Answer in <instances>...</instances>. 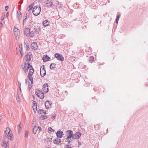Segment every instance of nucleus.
Here are the masks:
<instances>
[{
  "label": "nucleus",
  "mask_w": 148,
  "mask_h": 148,
  "mask_svg": "<svg viewBox=\"0 0 148 148\" xmlns=\"http://www.w3.org/2000/svg\"><path fill=\"white\" fill-rule=\"evenodd\" d=\"M22 69L25 73L27 72L29 70V73L28 75V77L31 81V84L33 83V78L32 76L33 75L34 70L33 68L32 65H30V64L25 62L24 63L21 65Z\"/></svg>",
  "instance_id": "obj_1"
},
{
  "label": "nucleus",
  "mask_w": 148,
  "mask_h": 148,
  "mask_svg": "<svg viewBox=\"0 0 148 148\" xmlns=\"http://www.w3.org/2000/svg\"><path fill=\"white\" fill-rule=\"evenodd\" d=\"M66 136L67 138L66 140L68 143H70L71 142V138L73 136V132L71 130H68L66 131Z\"/></svg>",
  "instance_id": "obj_2"
},
{
  "label": "nucleus",
  "mask_w": 148,
  "mask_h": 148,
  "mask_svg": "<svg viewBox=\"0 0 148 148\" xmlns=\"http://www.w3.org/2000/svg\"><path fill=\"white\" fill-rule=\"evenodd\" d=\"M41 10L40 7L39 5H37L34 7L32 12L34 15L37 16L39 14Z\"/></svg>",
  "instance_id": "obj_3"
},
{
  "label": "nucleus",
  "mask_w": 148,
  "mask_h": 148,
  "mask_svg": "<svg viewBox=\"0 0 148 148\" xmlns=\"http://www.w3.org/2000/svg\"><path fill=\"white\" fill-rule=\"evenodd\" d=\"M5 133L8 138L10 140H12V137L13 136L12 133L10 129L9 128H7L5 131Z\"/></svg>",
  "instance_id": "obj_4"
},
{
  "label": "nucleus",
  "mask_w": 148,
  "mask_h": 148,
  "mask_svg": "<svg viewBox=\"0 0 148 148\" xmlns=\"http://www.w3.org/2000/svg\"><path fill=\"white\" fill-rule=\"evenodd\" d=\"M24 33L26 36H29L30 37L32 38L34 36V33L33 32H30V29L28 28H26L24 29Z\"/></svg>",
  "instance_id": "obj_5"
},
{
  "label": "nucleus",
  "mask_w": 148,
  "mask_h": 148,
  "mask_svg": "<svg viewBox=\"0 0 148 148\" xmlns=\"http://www.w3.org/2000/svg\"><path fill=\"white\" fill-rule=\"evenodd\" d=\"M32 132L34 134H36L38 130V127L36 126V123L35 121H33L32 124Z\"/></svg>",
  "instance_id": "obj_6"
},
{
  "label": "nucleus",
  "mask_w": 148,
  "mask_h": 148,
  "mask_svg": "<svg viewBox=\"0 0 148 148\" xmlns=\"http://www.w3.org/2000/svg\"><path fill=\"white\" fill-rule=\"evenodd\" d=\"M55 57L57 59L60 61H63L64 60V57L62 55L58 53H56L54 55Z\"/></svg>",
  "instance_id": "obj_7"
},
{
  "label": "nucleus",
  "mask_w": 148,
  "mask_h": 148,
  "mask_svg": "<svg viewBox=\"0 0 148 148\" xmlns=\"http://www.w3.org/2000/svg\"><path fill=\"white\" fill-rule=\"evenodd\" d=\"M45 67L44 65L41 66L40 70V73L41 76L42 77H44L46 74Z\"/></svg>",
  "instance_id": "obj_8"
},
{
  "label": "nucleus",
  "mask_w": 148,
  "mask_h": 148,
  "mask_svg": "<svg viewBox=\"0 0 148 148\" xmlns=\"http://www.w3.org/2000/svg\"><path fill=\"white\" fill-rule=\"evenodd\" d=\"M36 94L40 99H43L44 97V95L43 92L40 90L37 91Z\"/></svg>",
  "instance_id": "obj_9"
},
{
  "label": "nucleus",
  "mask_w": 148,
  "mask_h": 148,
  "mask_svg": "<svg viewBox=\"0 0 148 148\" xmlns=\"http://www.w3.org/2000/svg\"><path fill=\"white\" fill-rule=\"evenodd\" d=\"M1 145L4 148H9L8 142L7 141L2 140L1 142Z\"/></svg>",
  "instance_id": "obj_10"
},
{
  "label": "nucleus",
  "mask_w": 148,
  "mask_h": 148,
  "mask_svg": "<svg viewBox=\"0 0 148 148\" xmlns=\"http://www.w3.org/2000/svg\"><path fill=\"white\" fill-rule=\"evenodd\" d=\"M81 134L79 132H76L73 134V139H78L81 137Z\"/></svg>",
  "instance_id": "obj_11"
},
{
  "label": "nucleus",
  "mask_w": 148,
  "mask_h": 148,
  "mask_svg": "<svg viewBox=\"0 0 148 148\" xmlns=\"http://www.w3.org/2000/svg\"><path fill=\"white\" fill-rule=\"evenodd\" d=\"M32 57V53L30 52L28 53L25 57V59L27 61H29L31 60Z\"/></svg>",
  "instance_id": "obj_12"
},
{
  "label": "nucleus",
  "mask_w": 148,
  "mask_h": 148,
  "mask_svg": "<svg viewBox=\"0 0 148 148\" xmlns=\"http://www.w3.org/2000/svg\"><path fill=\"white\" fill-rule=\"evenodd\" d=\"M42 90L44 92L46 93L48 92V85L47 84H44L42 87Z\"/></svg>",
  "instance_id": "obj_13"
},
{
  "label": "nucleus",
  "mask_w": 148,
  "mask_h": 148,
  "mask_svg": "<svg viewBox=\"0 0 148 148\" xmlns=\"http://www.w3.org/2000/svg\"><path fill=\"white\" fill-rule=\"evenodd\" d=\"M20 31L16 27V26L14 27V34L15 37H17L20 34Z\"/></svg>",
  "instance_id": "obj_14"
},
{
  "label": "nucleus",
  "mask_w": 148,
  "mask_h": 148,
  "mask_svg": "<svg viewBox=\"0 0 148 148\" xmlns=\"http://www.w3.org/2000/svg\"><path fill=\"white\" fill-rule=\"evenodd\" d=\"M31 46L32 49L36 50L38 48L37 44L35 42H33L31 44Z\"/></svg>",
  "instance_id": "obj_15"
},
{
  "label": "nucleus",
  "mask_w": 148,
  "mask_h": 148,
  "mask_svg": "<svg viewBox=\"0 0 148 148\" xmlns=\"http://www.w3.org/2000/svg\"><path fill=\"white\" fill-rule=\"evenodd\" d=\"M56 135L58 138H61L64 135L63 132L61 130L58 131L56 133Z\"/></svg>",
  "instance_id": "obj_16"
},
{
  "label": "nucleus",
  "mask_w": 148,
  "mask_h": 148,
  "mask_svg": "<svg viewBox=\"0 0 148 148\" xmlns=\"http://www.w3.org/2000/svg\"><path fill=\"white\" fill-rule=\"evenodd\" d=\"M45 105L46 109H48L51 106V103L49 101H47L45 103Z\"/></svg>",
  "instance_id": "obj_17"
},
{
  "label": "nucleus",
  "mask_w": 148,
  "mask_h": 148,
  "mask_svg": "<svg viewBox=\"0 0 148 148\" xmlns=\"http://www.w3.org/2000/svg\"><path fill=\"white\" fill-rule=\"evenodd\" d=\"M37 104L35 101H33V108L34 112H36L37 110Z\"/></svg>",
  "instance_id": "obj_18"
},
{
  "label": "nucleus",
  "mask_w": 148,
  "mask_h": 148,
  "mask_svg": "<svg viewBox=\"0 0 148 148\" xmlns=\"http://www.w3.org/2000/svg\"><path fill=\"white\" fill-rule=\"evenodd\" d=\"M43 25L44 27H46L50 25V22L47 20H45L43 21Z\"/></svg>",
  "instance_id": "obj_19"
},
{
  "label": "nucleus",
  "mask_w": 148,
  "mask_h": 148,
  "mask_svg": "<svg viewBox=\"0 0 148 148\" xmlns=\"http://www.w3.org/2000/svg\"><path fill=\"white\" fill-rule=\"evenodd\" d=\"M53 143L59 145H61V141L60 139H55L53 142Z\"/></svg>",
  "instance_id": "obj_20"
},
{
  "label": "nucleus",
  "mask_w": 148,
  "mask_h": 148,
  "mask_svg": "<svg viewBox=\"0 0 148 148\" xmlns=\"http://www.w3.org/2000/svg\"><path fill=\"white\" fill-rule=\"evenodd\" d=\"M22 15L21 12L19 11H18L17 12V17L18 19L20 20L21 19Z\"/></svg>",
  "instance_id": "obj_21"
},
{
  "label": "nucleus",
  "mask_w": 148,
  "mask_h": 148,
  "mask_svg": "<svg viewBox=\"0 0 148 148\" xmlns=\"http://www.w3.org/2000/svg\"><path fill=\"white\" fill-rule=\"evenodd\" d=\"M49 57L47 55L44 56L42 58V59L44 62L48 61L49 60Z\"/></svg>",
  "instance_id": "obj_22"
},
{
  "label": "nucleus",
  "mask_w": 148,
  "mask_h": 148,
  "mask_svg": "<svg viewBox=\"0 0 148 148\" xmlns=\"http://www.w3.org/2000/svg\"><path fill=\"white\" fill-rule=\"evenodd\" d=\"M48 130V133L50 134H52L55 132V130L53 129L51 127H49Z\"/></svg>",
  "instance_id": "obj_23"
},
{
  "label": "nucleus",
  "mask_w": 148,
  "mask_h": 148,
  "mask_svg": "<svg viewBox=\"0 0 148 148\" xmlns=\"http://www.w3.org/2000/svg\"><path fill=\"white\" fill-rule=\"evenodd\" d=\"M19 50L20 52V53L21 54V55L22 57L23 55V52L22 49V46L21 45H19Z\"/></svg>",
  "instance_id": "obj_24"
},
{
  "label": "nucleus",
  "mask_w": 148,
  "mask_h": 148,
  "mask_svg": "<svg viewBox=\"0 0 148 148\" xmlns=\"http://www.w3.org/2000/svg\"><path fill=\"white\" fill-rule=\"evenodd\" d=\"M56 68V64L54 63H51L50 66V68L51 69L54 70Z\"/></svg>",
  "instance_id": "obj_25"
},
{
  "label": "nucleus",
  "mask_w": 148,
  "mask_h": 148,
  "mask_svg": "<svg viewBox=\"0 0 148 148\" xmlns=\"http://www.w3.org/2000/svg\"><path fill=\"white\" fill-rule=\"evenodd\" d=\"M46 5L47 6H50L53 5L52 2L49 0H48L46 3Z\"/></svg>",
  "instance_id": "obj_26"
},
{
  "label": "nucleus",
  "mask_w": 148,
  "mask_h": 148,
  "mask_svg": "<svg viewBox=\"0 0 148 148\" xmlns=\"http://www.w3.org/2000/svg\"><path fill=\"white\" fill-rule=\"evenodd\" d=\"M47 118V116L46 115H42L40 117V119L41 120L46 119Z\"/></svg>",
  "instance_id": "obj_27"
},
{
  "label": "nucleus",
  "mask_w": 148,
  "mask_h": 148,
  "mask_svg": "<svg viewBox=\"0 0 148 148\" xmlns=\"http://www.w3.org/2000/svg\"><path fill=\"white\" fill-rule=\"evenodd\" d=\"M16 99L18 103H21V101L19 97L18 96V94L16 95Z\"/></svg>",
  "instance_id": "obj_28"
},
{
  "label": "nucleus",
  "mask_w": 148,
  "mask_h": 148,
  "mask_svg": "<svg viewBox=\"0 0 148 148\" xmlns=\"http://www.w3.org/2000/svg\"><path fill=\"white\" fill-rule=\"evenodd\" d=\"M21 125V123H20V124L19 125H18V126H17V128H18V133H19L22 130V127H21L20 126Z\"/></svg>",
  "instance_id": "obj_29"
},
{
  "label": "nucleus",
  "mask_w": 148,
  "mask_h": 148,
  "mask_svg": "<svg viewBox=\"0 0 148 148\" xmlns=\"http://www.w3.org/2000/svg\"><path fill=\"white\" fill-rule=\"evenodd\" d=\"M29 135V132L27 130H26L25 131V136L24 137L25 138H27L28 137Z\"/></svg>",
  "instance_id": "obj_30"
},
{
  "label": "nucleus",
  "mask_w": 148,
  "mask_h": 148,
  "mask_svg": "<svg viewBox=\"0 0 148 148\" xmlns=\"http://www.w3.org/2000/svg\"><path fill=\"white\" fill-rule=\"evenodd\" d=\"M25 47L26 49H29V44L28 43H25Z\"/></svg>",
  "instance_id": "obj_31"
},
{
  "label": "nucleus",
  "mask_w": 148,
  "mask_h": 148,
  "mask_svg": "<svg viewBox=\"0 0 148 148\" xmlns=\"http://www.w3.org/2000/svg\"><path fill=\"white\" fill-rule=\"evenodd\" d=\"M40 31V29L39 27L37 26V28L35 30V32L37 33H39Z\"/></svg>",
  "instance_id": "obj_32"
},
{
  "label": "nucleus",
  "mask_w": 148,
  "mask_h": 148,
  "mask_svg": "<svg viewBox=\"0 0 148 148\" xmlns=\"http://www.w3.org/2000/svg\"><path fill=\"white\" fill-rule=\"evenodd\" d=\"M56 116V114H53L51 117V119L53 120L55 119V118Z\"/></svg>",
  "instance_id": "obj_33"
},
{
  "label": "nucleus",
  "mask_w": 148,
  "mask_h": 148,
  "mask_svg": "<svg viewBox=\"0 0 148 148\" xmlns=\"http://www.w3.org/2000/svg\"><path fill=\"white\" fill-rule=\"evenodd\" d=\"M120 15H118V16H117V17H116V23H118V21L119 19V18H120Z\"/></svg>",
  "instance_id": "obj_34"
},
{
  "label": "nucleus",
  "mask_w": 148,
  "mask_h": 148,
  "mask_svg": "<svg viewBox=\"0 0 148 148\" xmlns=\"http://www.w3.org/2000/svg\"><path fill=\"white\" fill-rule=\"evenodd\" d=\"M94 60V58L92 56H91L90 58V62H92Z\"/></svg>",
  "instance_id": "obj_35"
},
{
  "label": "nucleus",
  "mask_w": 148,
  "mask_h": 148,
  "mask_svg": "<svg viewBox=\"0 0 148 148\" xmlns=\"http://www.w3.org/2000/svg\"><path fill=\"white\" fill-rule=\"evenodd\" d=\"M33 6H34V3H32V4H31V5H29V10L32 9V8L33 7Z\"/></svg>",
  "instance_id": "obj_36"
},
{
  "label": "nucleus",
  "mask_w": 148,
  "mask_h": 148,
  "mask_svg": "<svg viewBox=\"0 0 148 148\" xmlns=\"http://www.w3.org/2000/svg\"><path fill=\"white\" fill-rule=\"evenodd\" d=\"M64 148H71V147H70V145H65Z\"/></svg>",
  "instance_id": "obj_37"
},
{
  "label": "nucleus",
  "mask_w": 148,
  "mask_h": 148,
  "mask_svg": "<svg viewBox=\"0 0 148 148\" xmlns=\"http://www.w3.org/2000/svg\"><path fill=\"white\" fill-rule=\"evenodd\" d=\"M4 17H5V14H4L3 15H2L1 16V19L2 21L4 19Z\"/></svg>",
  "instance_id": "obj_38"
},
{
  "label": "nucleus",
  "mask_w": 148,
  "mask_h": 148,
  "mask_svg": "<svg viewBox=\"0 0 148 148\" xmlns=\"http://www.w3.org/2000/svg\"><path fill=\"white\" fill-rule=\"evenodd\" d=\"M9 7L8 6H6L5 7V9L6 11H7Z\"/></svg>",
  "instance_id": "obj_39"
},
{
  "label": "nucleus",
  "mask_w": 148,
  "mask_h": 148,
  "mask_svg": "<svg viewBox=\"0 0 148 148\" xmlns=\"http://www.w3.org/2000/svg\"><path fill=\"white\" fill-rule=\"evenodd\" d=\"M9 12H7L6 13V16L7 18H8L9 17Z\"/></svg>",
  "instance_id": "obj_40"
},
{
  "label": "nucleus",
  "mask_w": 148,
  "mask_h": 148,
  "mask_svg": "<svg viewBox=\"0 0 148 148\" xmlns=\"http://www.w3.org/2000/svg\"><path fill=\"white\" fill-rule=\"evenodd\" d=\"M82 145V144L81 143H80L79 141L78 142V147H79L81 146Z\"/></svg>",
  "instance_id": "obj_41"
},
{
  "label": "nucleus",
  "mask_w": 148,
  "mask_h": 148,
  "mask_svg": "<svg viewBox=\"0 0 148 148\" xmlns=\"http://www.w3.org/2000/svg\"><path fill=\"white\" fill-rule=\"evenodd\" d=\"M28 88H29V90L31 88H32V86H31V85L30 84H29L28 85Z\"/></svg>",
  "instance_id": "obj_42"
},
{
  "label": "nucleus",
  "mask_w": 148,
  "mask_h": 148,
  "mask_svg": "<svg viewBox=\"0 0 148 148\" xmlns=\"http://www.w3.org/2000/svg\"><path fill=\"white\" fill-rule=\"evenodd\" d=\"M40 113H45V111L44 110H40Z\"/></svg>",
  "instance_id": "obj_43"
},
{
  "label": "nucleus",
  "mask_w": 148,
  "mask_h": 148,
  "mask_svg": "<svg viewBox=\"0 0 148 148\" xmlns=\"http://www.w3.org/2000/svg\"><path fill=\"white\" fill-rule=\"evenodd\" d=\"M18 83L19 85V86H21V83L20 82H18Z\"/></svg>",
  "instance_id": "obj_44"
},
{
  "label": "nucleus",
  "mask_w": 148,
  "mask_h": 148,
  "mask_svg": "<svg viewBox=\"0 0 148 148\" xmlns=\"http://www.w3.org/2000/svg\"><path fill=\"white\" fill-rule=\"evenodd\" d=\"M38 128L39 129V130H40V131H41V130H42V129H41V127H40L39 126L38 127Z\"/></svg>",
  "instance_id": "obj_45"
},
{
  "label": "nucleus",
  "mask_w": 148,
  "mask_h": 148,
  "mask_svg": "<svg viewBox=\"0 0 148 148\" xmlns=\"http://www.w3.org/2000/svg\"><path fill=\"white\" fill-rule=\"evenodd\" d=\"M26 19H25V18L24 19V20H23V23H25V22H26Z\"/></svg>",
  "instance_id": "obj_46"
},
{
  "label": "nucleus",
  "mask_w": 148,
  "mask_h": 148,
  "mask_svg": "<svg viewBox=\"0 0 148 148\" xmlns=\"http://www.w3.org/2000/svg\"><path fill=\"white\" fill-rule=\"evenodd\" d=\"M21 86H19V89H20V91H21Z\"/></svg>",
  "instance_id": "obj_47"
},
{
  "label": "nucleus",
  "mask_w": 148,
  "mask_h": 148,
  "mask_svg": "<svg viewBox=\"0 0 148 148\" xmlns=\"http://www.w3.org/2000/svg\"><path fill=\"white\" fill-rule=\"evenodd\" d=\"M36 1H42V0H36Z\"/></svg>",
  "instance_id": "obj_48"
},
{
  "label": "nucleus",
  "mask_w": 148,
  "mask_h": 148,
  "mask_svg": "<svg viewBox=\"0 0 148 148\" xmlns=\"http://www.w3.org/2000/svg\"><path fill=\"white\" fill-rule=\"evenodd\" d=\"M25 19H26L27 18V15H25Z\"/></svg>",
  "instance_id": "obj_49"
},
{
  "label": "nucleus",
  "mask_w": 148,
  "mask_h": 148,
  "mask_svg": "<svg viewBox=\"0 0 148 148\" xmlns=\"http://www.w3.org/2000/svg\"><path fill=\"white\" fill-rule=\"evenodd\" d=\"M46 148H49V147H47Z\"/></svg>",
  "instance_id": "obj_50"
}]
</instances>
